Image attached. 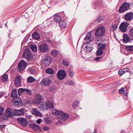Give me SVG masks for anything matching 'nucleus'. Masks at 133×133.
Masks as SVG:
<instances>
[{"label": "nucleus", "mask_w": 133, "mask_h": 133, "mask_svg": "<svg viewBox=\"0 0 133 133\" xmlns=\"http://www.w3.org/2000/svg\"><path fill=\"white\" fill-rule=\"evenodd\" d=\"M51 112L54 115H58V117L64 121L66 120L69 117V115L63 112L61 110L54 109L52 110Z\"/></svg>", "instance_id": "f257e3e1"}, {"label": "nucleus", "mask_w": 133, "mask_h": 133, "mask_svg": "<svg viewBox=\"0 0 133 133\" xmlns=\"http://www.w3.org/2000/svg\"><path fill=\"white\" fill-rule=\"evenodd\" d=\"M105 28L103 26H100L96 30L95 35L97 36L102 37L105 34Z\"/></svg>", "instance_id": "f03ea898"}, {"label": "nucleus", "mask_w": 133, "mask_h": 133, "mask_svg": "<svg viewBox=\"0 0 133 133\" xmlns=\"http://www.w3.org/2000/svg\"><path fill=\"white\" fill-rule=\"evenodd\" d=\"M26 58L28 62H30L33 58V55L31 54V52L28 47V48L25 49Z\"/></svg>", "instance_id": "7ed1b4c3"}, {"label": "nucleus", "mask_w": 133, "mask_h": 133, "mask_svg": "<svg viewBox=\"0 0 133 133\" xmlns=\"http://www.w3.org/2000/svg\"><path fill=\"white\" fill-rule=\"evenodd\" d=\"M129 7V4L128 3L125 2L123 3L120 7L119 11L121 13L123 12L128 10Z\"/></svg>", "instance_id": "20e7f679"}, {"label": "nucleus", "mask_w": 133, "mask_h": 133, "mask_svg": "<svg viewBox=\"0 0 133 133\" xmlns=\"http://www.w3.org/2000/svg\"><path fill=\"white\" fill-rule=\"evenodd\" d=\"M52 83L51 80L49 78H45L41 82L40 84L42 86H48Z\"/></svg>", "instance_id": "39448f33"}, {"label": "nucleus", "mask_w": 133, "mask_h": 133, "mask_svg": "<svg viewBox=\"0 0 133 133\" xmlns=\"http://www.w3.org/2000/svg\"><path fill=\"white\" fill-rule=\"evenodd\" d=\"M93 38L92 37L91 32H88L84 39L83 44H84L86 43H89L91 42Z\"/></svg>", "instance_id": "423d86ee"}, {"label": "nucleus", "mask_w": 133, "mask_h": 133, "mask_svg": "<svg viewBox=\"0 0 133 133\" xmlns=\"http://www.w3.org/2000/svg\"><path fill=\"white\" fill-rule=\"evenodd\" d=\"M129 25V23L127 22H122L119 26L120 30L123 32H126L127 30V27Z\"/></svg>", "instance_id": "0eeeda50"}, {"label": "nucleus", "mask_w": 133, "mask_h": 133, "mask_svg": "<svg viewBox=\"0 0 133 133\" xmlns=\"http://www.w3.org/2000/svg\"><path fill=\"white\" fill-rule=\"evenodd\" d=\"M38 49L41 52L44 53L48 51L49 47L46 44L43 43L39 46Z\"/></svg>", "instance_id": "6e6552de"}, {"label": "nucleus", "mask_w": 133, "mask_h": 133, "mask_svg": "<svg viewBox=\"0 0 133 133\" xmlns=\"http://www.w3.org/2000/svg\"><path fill=\"white\" fill-rule=\"evenodd\" d=\"M66 75V74L65 71L63 70L59 71L57 74L58 78L60 80L63 79L65 78Z\"/></svg>", "instance_id": "1a4fd4ad"}, {"label": "nucleus", "mask_w": 133, "mask_h": 133, "mask_svg": "<svg viewBox=\"0 0 133 133\" xmlns=\"http://www.w3.org/2000/svg\"><path fill=\"white\" fill-rule=\"evenodd\" d=\"M52 59L49 56H45L44 59L42 60V62L46 66H48L51 63Z\"/></svg>", "instance_id": "9d476101"}, {"label": "nucleus", "mask_w": 133, "mask_h": 133, "mask_svg": "<svg viewBox=\"0 0 133 133\" xmlns=\"http://www.w3.org/2000/svg\"><path fill=\"white\" fill-rule=\"evenodd\" d=\"M92 44H88L87 46H85L84 49L82 50H81V51L82 53L84 52H86V54L91 52L92 50Z\"/></svg>", "instance_id": "9b49d317"}, {"label": "nucleus", "mask_w": 133, "mask_h": 133, "mask_svg": "<svg viewBox=\"0 0 133 133\" xmlns=\"http://www.w3.org/2000/svg\"><path fill=\"white\" fill-rule=\"evenodd\" d=\"M41 107L43 108L46 110H48V108L52 109L53 108L54 106L52 103L50 101H48L46 102V105H42Z\"/></svg>", "instance_id": "f8f14e48"}, {"label": "nucleus", "mask_w": 133, "mask_h": 133, "mask_svg": "<svg viewBox=\"0 0 133 133\" xmlns=\"http://www.w3.org/2000/svg\"><path fill=\"white\" fill-rule=\"evenodd\" d=\"M25 67V62L23 60H22L18 64V68L20 72L23 71Z\"/></svg>", "instance_id": "ddd939ff"}, {"label": "nucleus", "mask_w": 133, "mask_h": 133, "mask_svg": "<svg viewBox=\"0 0 133 133\" xmlns=\"http://www.w3.org/2000/svg\"><path fill=\"white\" fill-rule=\"evenodd\" d=\"M15 98L14 99L13 101L16 105H18V107L22 105L23 104V102L21 98L18 97H15Z\"/></svg>", "instance_id": "4468645a"}, {"label": "nucleus", "mask_w": 133, "mask_h": 133, "mask_svg": "<svg viewBox=\"0 0 133 133\" xmlns=\"http://www.w3.org/2000/svg\"><path fill=\"white\" fill-rule=\"evenodd\" d=\"M42 99V96L39 94H37L36 95L35 99L33 101V103L35 104L40 103Z\"/></svg>", "instance_id": "2eb2a0df"}, {"label": "nucleus", "mask_w": 133, "mask_h": 133, "mask_svg": "<svg viewBox=\"0 0 133 133\" xmlns=\"http://www.w3.org/2000/svg\"><path fill=\"white\" fill-rule=\"evenodd\" d=\"M21 77L19 75H17L15 78L14 81V84L15 86L18 87L21 85Z\"/></svg>", "instance_id": "dca6fc26"}, {"label": "nucleus", "mask_w": 133, "mask_h": 133, "mask_svg": "<svg viewBox=\"0 0 133 133\" xmlns=\"http://www.w3.org/2000/svg\"><path fill=\"white\" fill-rule=\"evenodd\" d=\"M23 110V109L20 110L15 109L13 111L14 115L15 116H20L24 114Z\"/></svg>", "instance_id": "f3484780"}, {"label": "nucleus", "mask_w": 133, "mask_h": 133, "mask_svg": "<svg viewBox=\"0 0 133 133\" xmlns=\"http://www.w3.org/2000/svg\"><path fill=\"white\" fill-rule=\"evenodd\" d=\"M125 19L126 21H130L133 19V13L129 12L126 14L125 16Z\"/></svg>", "instance_id": "a211bd4d"}, {"label": "nucleus", "mask_w": 133, "mask_h": 133, "mask_svg": "<svg viewBox=\"0 0 133 133\" xmlns=\"http://www.w3.org/2000/svg\"><path fill=\"white\" fill-rule=\"evenodd\" d=\"M6 115L7 117H12L14 115L13 110L10 108H7L6 111Z\"/></svg>", "instance_id": "6ab92c4d"}, {"label": "nucleus", "mask_w": 133, "mask_h": 133, "mask_svg": "<svg viewBox=\"0 0 133 133\" xmlns=\"http://www.w3.org/2000/svg\"><path fill=\"white\" fill-rule=\"evenodd\" d=\"M32 114L36 116H38L40 117L42 116V114L37 110V109L34 108L32 110Z\"/></svg>", "instance_id": "aec40b11"}, {"label": "nucleus", "mask_w": 133, "mask_h": 133, "mask_svg": "<svg viewBox=\"0 0 133 133\" xmlns=\"http://www.w3.org/2000/svg\"><path fill=\"white\" fill-rule=\"evenodd\" d=\"M129 70V69L128 68L121 69L119 70L118 73L120 75L122 76L126 72H128Z\"/></svg>", "instance_id": "412c9836"}, {"label": "nucleus", "mask_w": 133, "mask_h": 133, "mask_svg": "<svg viewBox=\"0 0 133 133\" xmlns=\"http://www.w3.org/2000/svg\"><path fill=\"white\" fill-rule=\"evenodd\" d=\"M46 41L51 46H53L54 47H55L56 46L55 45V42L54 41H52L50 38H46Z\"/></svg>", "instance_id": "4be33fe9"}, {"label": "nucleus", "mask_w": 133, "mask_h": 133, "mask_svg": "<svg viewBox=\"0 0 133 133\" xmlns=\"http://www.w3.org/2000/svg\"><path fill=\"white\" fill-rule=\"evenodd\" d=\"M30 126L35 130H39L40 129V127L38 125L35 124H30Z\"/></svg>", "instance_id": "5701e85b"}, {"label": "nucleus", "mask_w": 133, "mask_h": 133, "mask_svg": "<svg viewBox=\"0 0 133 133\" xmlns=\"http://www.w3.org/2000/svg\"><path fill=\"white\" fill-rule=\"evenodd\" d=\"M130 38L128 35L124 34H123V41L124 43H127L130 40Z\"/></svg>", "instance_id": "b1692460"}, {"label": "nucleus", "mask_w": 133, "mask_h": 133, "mask_svg": "<svg viewBox=\"0 0 133 133\" xmlns=\"http://www.w3.org/2000/svg\"><path fill=\"white\" fill-rule=\"evenodd\" d=\"M54 20L56 22H59L61 21V17L60 16L58 15L57 14H56L54 16Z\"/></svg>", "instance_id": "393cba45"}, {"label": "nucleus", "mask_w": 133, "mask_h": 133, "mask_svg": "<svg viewBox=\"0 0 133 133\" xmlns=\"http://www.w3.org/2000/svg\"><path fill=\"white\" fill-rule=\"evenodd\" d=\"M59 25L60 27L63 28L67 26V24L65 22L61 20L59 23Z\"/></svg>", "instance_id": "a878e982"}, {"label": "nucleus", "mask_w": 133, "mask_h": 133, "mask_svg": "<svg viewBox=\"0 0 133 133\" xmlns=\"http://www.w3.org/2000/svg\"><path fill=\"white\" fill-rule=\"evenodd\" d=\"M17 121L20 124H22L24 128L25 127V118H18L17 119Z\"/></svg>", "instance_id": "bb28decb"}, {"label": "nucleus", "mask_w": 133, "mask_h": 133, "mask_svg": "<svg viewBox=\"0 0 133 133\" xmlns=\"http://www.w3.org/2000/svg\"><path fill=\"white\" fill-rule=\"evenodd\" d=\"M30 48L32 51L34 52H36L37 50V48L36 45L33 44L30 45Z\"/></svg>", "instance_id": "cd10ccee"}, {"label": "nucleus", "mask_w": 133, "mask_h": 133, "mask_svg": "<svg viewBox=\"0 0 133 133\" xmlns=\"http://www.w3.org/2000/svg\"><path fill=\"white\" fill-rule=\"evenodd\" d=\"M17 94L16 90L15 89H13L12 90V91L11 94V96L12 97L15 98L17 97Z\"/></svg>", "instance_id": "c85d7f7f"}, {"label": "nucleus", "mask_w": 133, "mask_h": 133, "mask_svg": "<svg viewBox=\"0 0 133 133\" xmlns=\"http://www.w3.org/2000/svg\"><path fill=\"white\" fill-rule=\"evenodd\" d=\"M32 36L36 40L40 38V36L39 34L36 32L33 33Z\"/></svg>", "instance_id": "c756f323"}, {"label": "nucleus", "mask_w": 133, "mask_h": 133, "mask_svg": "<svg viewBox=\"0 0 133 133\" xmlns=\"http://www.w3.org/2000/svg\"><path fill=\"white\" fill-rule=\"evenodd\" d=\"M24 38H24V40L23 41H22V43H21V46H22V47H23L21 49V50L22 49L24 50L23 54V56H22V57L24 58H25V49L24 50V47L25 46V43H24L25 41L24 40Z\"/></svg>", "instance_id": "7c9ffc66"}, {"label": "nucleus", "mask_w": 133, "mask_h": 133, "mask_svg": "<svg viewBox=\"0 0 133 133\" xmlns=\"http://www.w3.org/2000/svg\"><path fill=\"white\" fill-rule=\"evenodd\" d=\"M119 92L121 94H123L125 96H127L128 95V91H125L124 90V88H122L119 90Z\"/></svg>", "instance_id": "2f4dec72"}, {"label": "nucleus", "mask_w": 133, "mask_h": 133, "mask_svg": "<svg viewBox=\"0 0 133 133\" xmlns=\"http://www.w3.org/2000/svg\"><path fill=\"white\" fill-rule=\"evenodd\" d=\"M35 80V78L31 76L29 77L27 79L28 82L30 83L34 82Z\"/></svg>", "instance_id": "473e14b6"}, {"label": "nucleus", "mask_w": 133, "mask_h": 133, "mask_svg": "<svg viewBox=\"0 0 133 133\" xmlns=\"http://www.w3.org/2000/svg\"><path fill=\"white\" fill-rule=\"evenodd\" d=\"M98 45V49H99L103 50L105 48V44L103 43H101Z\"/></svg>", "instance_id": "72a5a7b5"}, {"label": "nucleus", "mask_w": 133, "mask_h": 133, "mask_svg": "<svg viewBox=\"0 0 133 133\" xmlns=\"http://www.w3.org/2000/svg\"><path fill=\"white\" fill-rule=\"evenodd\" d=\"M126 50L129 51H133V45H127L125 47Z\"/></svg>", "instance_id": "f704fd0d"}, {"label": "nucleus", "mask_w": 133, "mask_h": 133, "mask_svg": "<svg viewBox=\"0 0 133 133\" xmlns=\"http://www.w3.org/2000/svg\"><path fill=\"white\" fill-rule=\"evenodd\" d=\"M79 101H74L72 104V106L73 108L75 109L78 106Z\"/></svg>", "instance_id": "c9c22d12"}, {"label": "nucleus", "mask_w": 133, "mask_h": 133, "mask_svg": "<svg viewBox=\"0 0 133 133\" xmlns=\"http://www.w3.org/2000/svg\"><path fill=\"white\" fill-rule=\"evenodd\" d=\"M8 79V76L7 74H5L3 75L2 77L1 81L3 82L7 81Z\"/></svg>", "instance_id": "e433bc0d"}, {"label": "nucleus", "mask_w": 133, "mask_h": 133, "mask_svg": "<svg viewBox=\"0 0 133 133\" xmlns=\"http://www.w3.org/2000/svg\"><path fill=\"white\" fill-rule=\"evenodd\" d=\"M51 55L54 57H56L58 53V52L56 50H51Z\"/></svg>", "instance_id": "4c0bfd02"}, {"label": "nucleus", "mask_w": 133, "mask_h": 133, "mask_svg": "<svg viewBox=\"0 0 133 133\" xmlns=\"http://www.w3.org/2000/svg\"><path fill=\"white\" fill-rule=\"evenodd\" d=\"M46 72L48 74H52L54 73V71L52 69L48 68L46 70Z\"/></svg>", "instance_id": "58836bf2"}, {"label": "nucleus", "mask_w": 133, "mask_h": 133, "mask_svg": "<svg viewBox=\"0 0 133 133\" xmlns=\"http://www.w3.org/2000/svg\"><path fill=\"white\" fill-rule=\"evenodd\" d=\"M25 91V89L23 88L19 89L18 91V95L19 96H21L22 94V93Z\"/></svg>", "instance_id": "ea45409f"}, {"label": "nucleus", "mask_w": 133, "mask_h": 133, "mask_svg": "<svg viewBox=\"0 0 133 133\" xmlns=\"http://www.w3.org/2000/svg\"><path fill=\"white\" fill-rule=\"evenodd\" d=\"M129 35L131 38L130 40H133V28L131 29L129 31Z\"/></svg>", "instance_id": "a19ab883"}, {"label": "nucleus", "mask_w": 133, "mask_h": 133, "mask_svg": "<svg viewBox=\"0 0 133 133\" xmlns=\"http://www.w3.org/2000/svg\"><path fill=\"white\" fill-rule=\"evenodd\" d=\"M95 43L96 44H98V45L102 43L101 39L100 38H97L95 40Z\"/></svg>", "instance_id": "79ce46f5"}, {"label": "nucleus", "mask_w": 133, "mask_h": 133, "mask_svg": "<svg viewBox=\"0 0 133 133\" xmlns=\"http://www.w3.org/2000/svg\"><path fill=\"white\" fill-rule=\"evenodd\" d=\"M103 52V50L99 49H98V50L96 52V55L97 56L100 55L102 54Z\"/></svg>", "instance_id": "37998d69"}, {"label": "nucleus", "mask_w": 133, "mask_h": 133, "mask_svg": "<svg viewBox=\"0 0 133 133\" xmlns=\"http://www.w3.org/2000/svg\"><path fill=\"white\" fill-rule=\"evenodd\" d=\"M113 30L114 31L116 30L118 28V25L116 24H113L112 25Z\"/></svg>", "instance_id": "c03bdc74"}, {"label": "nucleus", "mask_w": 133, "mask_h": 133, "mask_svg": "<svg viewBox=\"0 0 133 133\" xmlns=\"http://www.w3.org/2000/svg\"><path fill=\"white\" fill-rule=\"evenodd\" d=\"M44 120L45 122L48 124H50L51 122V120L49 118H45L44 119Z\"/></svg>", "instance_id": "a18cd8bd"}, {"label": "nucleus", "mask_w": 133, "mask_h": 133, "mask_svg": "<svg viewBox=\"0 0 133 133\" xmlns=\"http://www.w3.org/2000/svg\"><path fill=\"white\" fill-rule=\"evenodd\" d=\"M25 93L29 95H30L31 94V91L28 89L25 88Z\"/></svg>", "instance_id": "49530a36"}, {"label": "nucleus", "mask_w": 133, "mask_h": 133, "mask_svg": "<svg viewBox=\"0 0 133 133\" xmlns=\"http://www.w3.org/2000/svg\"><path fill=\"white\" fill-rule=\"evenodd\" d=\"M62 63L64 65H68L69 64L68 62L64 60L63 61Z\"/></svg>", "instance_id": "de8ad7c7"}, {"label": "nucleus", "mask_w": 133, "mask_h": 133, "mask_svg": "<svg viewBox=\"0 0 133 133\" xmlns=\"http://www.w3.org/2000/svg\"><path fill=\"white\" fill-rule=\"evenodd\" d=\"M4 108L2 107H0V115L3 114L4 112Z\"/></svg>", "instance_id": "09e8293b"}, {"label": "nucleus", "mask_w": 133, "mask_h": 133, "mask_svg": "<svg viewBox=\"0 0 133 133\" xmlns=\"http://www.w3.org/2000/svg\"><path fill=\"white\" fill-rule=\"evenodd\" d=\"M8 117H7L6 115L5 116V115H3L1 116L2 119L4 120L7 119Z\"/></svg>", "instance_id": "8fccbe9b"}, {"label": "nucleus", "mask_w": 133, "mask_h": 133, "mask_svg": "<svg viewBox=\"0 0 133 133\" xmlns=\"http://www.w3.org/2000/svg\"><path fill=\"white\" fill-rule=\"evenodd\" d=\"M102 58L101 56L97 57L96 58L95 60L96 61H98L99 60H101Z\"/></svg>", "instance_id": "3c124183"}, {"label": "nucleus", "mask_w": 133, "mask_h": 133, "mask_svg": "<svg viewBox=\"0 0 133 133\" xmlns=\"http://www.w3.org/2000/svg\"><path fill=\"white\" fill-rule=\"evenodd\" d=\"M69 75L71 77H73L74 76V73L73 71H70L69 72Z\"/></svg>", "instance_id": "603ef678"}, {"label": "nucleus", "mask_w": 133, "mask_h": 133, "mask_svg": "<svg viewBox=\"0 0 133 133\" xmlns=\"http://www.w3.org/2000/svg\"><path fill=\"white\" fill-rule=\"evenodd\" d=\"M5 94V93L1 91L0 92V98L3 96Z\"/></svg>", "instance_id": "864d4df0"}, {"label": "nucleus", "mask_w": 133, "mask_h": 133, "mask_svg": "<svg viewBox=\"0 0 133 133\" xmlns=\"http://www.w3.org/2000/svg\"><path fill=\"white\" fill-rule=\"evenodd\" d=\"M31 103V99H29L27 101H25V104L26 103L30 104Z\"/></svg>", "instance_id": "5fc2aeb1"}, {"label": "nucleus", "mask_w": 133, "mask_h": 133, "mask_svg": "<svg viewBox=\"0 0 133 133\" xmlns=\"http://www.w3.org/2000/svg\"><path fill=\"white\" fill-rule=\"evenodd\" d=\"M31 35V33H29L28 34V35H26V37H25V38H26L27 39H28L29 37Z\"/></svg>", "instance_id": "6e6d98bb"}, {"label": "nucleus", "mask_w": 133, "mask_h": 133, "mask_svg": "<svg viewBox=\"0 0 133 133\" xmlns=\"http://www.w3.org/2000/svg\"><path fill=\"white\" fill-rule=\"evenodd\" d=\"M69 84L71 85H72L74 84V82L72 81H70L69 82Z\"/></svg>", "instance_id": "4d7b16f0"}, {"label": "nucleus", "mask_w": 133, "mask_h": 133, "mask_svg": "<svg viewBox=\"0 0 133 133\" xmlns=\"http://www.w3.org/2000/svg\"><path fill=\"white\" fill-rule=\"evenodd\" d=\"M43 129L45 130H49V128L47 127H44Z\"/></svg>", "instance_id": "13d9d810"}, {"label": "nucleus", "mask_w": 133, "mask_h": 133, "mask_svg": "<svg viewBox=\"0 0 133 133\" xmlns=\"http://www.w3.org/2000/svg\"><path fill=\"white\" fill-rule=\"evenodd\" d=\"M62 121H59L56 123V124L58 125H59V124H62Z\"/></svg>", "instance_id": "bf43d9fd"}, {"label": "nucleus", "mask_w": 133, "mask_h": 133, "mask_svg": "<svg viewBox=\"0 0 133 133\" xmlns=\"http://www.w3.org/2000/svg\"><path fill=\"white\" fill-rule=\"evenodd\" d=\"M41 119H39L38 120H37V121L36 122L39 124L41 123Z\"/></svg>", "instance_id": "052dcab7"}, {"label": "nucleus", "mask_w": 133, "mask_h": 133, "mask_svg": "<svg viewBox=\"0 0 133 133\" xmlns=\"http://www.w3.org/2000/svg\"><path fill=\"white\" fill-rule=\"evenodd\" d=\"M101 21V19L100 18H98L96 20V21L98 23H99Z\"/></svg>", "instance_id": "680f3d73"}, {"label": "nucleus", "mask_w": 133, "mask_h": 133, "mask_svg": "<svg viewBox=\"0 0 133 133\" xmlns=\"http://www.w3.org/2000/svg\"><path fill=\"white\" fill-rule=\"evenodd\" d=\"M5 127V125H0V129L3 128Z\"/></svg>", "instance_id": "e2e57ef3"}, {"label": "nucleus", "mask_w": 133, "mask_h": 133, "mask_svg": "<svg viewBox=\"0 0 133 133\" xmlns=\"http://www.w3.org/2000/svg\"><path fill=\"white\" fill-rule=\"evenodd\" d=\"M28 124V122L25 120V126Z\"/></svg>", "instance_id": "0e129e2a"}, {"label": "nucleus", "mask_w": 133, "mask_h": 133, "mask_svg": "<svg viewBox=\"0 0 133 133\" xmlns=\"http://www.w3.org/2000/svg\"><path fill=\"white\" fill-rule=\"evenodd\" d=\"M96 130H95L94 131V133H96Z\"/></svg>", "instance_id": "69168bd1"}, {"label": "nucleus", "mask_w": 133, "mask_h": 133, "mask_svg": "<svg viewBox=\"0 0 133 133\" xmlns=\"http://www.w3.org/2000/svg\"><path fill=\"white\" fill-rule=\"evenodd\" d=\"M50 20V18H49L48 19H47V21H49Z\"/></svg>", "instance_id": "338daca9"}, {"label": "nucleus", "mask_w": 133, "mask_h": 133, "mask_svg": "<svg viewBox=\"0 0 133 133\" xmlns=\"http://www.w3.org/2000/svg\"><path fill=\"white\" fill-rule=\"evenodd\" d=\"M5 26L7 25V23L5 24Z\"/></svg>", "instance_id": "774afa93"}]
</instances>
